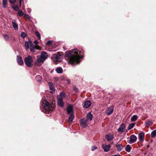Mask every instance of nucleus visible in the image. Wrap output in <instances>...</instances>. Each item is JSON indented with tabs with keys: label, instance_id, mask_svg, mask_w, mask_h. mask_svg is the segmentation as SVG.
Wrapping results in <instances>:
<instances>
[{
	"label": "nucleus",
	"instance_id": "dca6fc26",
	"mask_svg": "<svg viewBox=\"0 0 156 156\" xmlns=\"http://www.w3.org/2000/svg\"><path fill=\"white\" fill-rule=\"evenodd\" d=\"M73 108L72 106L69 105L67 108V111L68 113L71 114L73 112Z\"/></svg>",
	"mask_w": 156,
	"mask_h": 156
},
{
	"label": "nucleus",
	"instance_id": "cd10ccee",
	"mask_svg": "<svg viewBox=\"0 0 156 156\" xmlns=\"http://www.w3.org/2000/svg\"><path fill=\"white\" fill-rule=\"evenodd\" d=\"M135 123H132L130 124L128 128V130H130L132 129L133 127L134 126V125H135Z\"/></svg>",
	"mask_w": 156,
	"mask_h": 156
},
{
	"label": "nucleus",
	"instance_id": "7ed1b4c3",
	"mask_svg": "<svg viewBox=\"0 0 156 156\" xmlns=\"http://www.w3.org/2000/svg\"><path fill=\"white\" fill-rule=\"evenodd\" d=\"M65 94L63 92H62L61 94L57 96L58 105L61 107L63 106L64 104L63 101V99L65 97Z\"/></svg>",
	"mask_w": 156,
	"mask_h": 156
},
{
	"label": "nucleus",
	"instance_id": "09e8293b",
	"mask_svg": "<svg viewBox=\"0 0 156 156\" xmlns=\"http://www.w3.org/2000/svg\"><path fill=\"white\" fill-rule=\"evenodd\" d=\"M120 156H121V155H120Z\"/></svg>",
	"mask_w": 156,
	"mask_h": 156
},
{
	"label": "nucleus",
	"instance_id": "a878e982",
	"mask_svg": "<svg viewBox=\"0 0 156 156\" xmlns=\"http://www.w3.org/2000/svg\"><path fill=\"white\" fill-rule=\"evenodd\" d=\"M30 41V40H29V41ZM30 44V42H28V41H26L25 43V46L26 47V49L27 50L29 48V45Z\"/></svg>",
	"mask_w": 156,
	"mask_h": 156
},
{
	"label": "nucleus",
	"instance_id": "bb28decb",
	"mask_svg": "<svg viewBox=\"0 0 156 156\" xmlns=\"http://www.w3.org/2000/svg\"><path fill=\"white\" fill-rule=\"evenodd\" d=\"M153 123V122L151 120L147 121L145 122L146 125L148 126H151L152 124Z\"/></svg>",
	"mask_w": 156,
	"mask_h": 156
},
{
	"label": "nucleus",
	"instance_id": "f03ea898",
	"mask_svg": "<svg viewBox=\"0 0 156 156\" xmlns=\"http://www.w3.org/2000/svg\"><path fill=\"white\" fill-rule=\"evenodd\" d=\"M42 105L44 108L46 110V113H49L53 111L55 108V101H53L50 104L45 100L42 101Z\"/></svg>",
	"mask_w": 156,
	"mask_h": 156
},
{
	"label": "nucleus",
	"instance_id": "4468645a",
	"mask_svg": "<svg viewBox=\"0 0 156 156\" xmlns=\"http://www.w3.org/2000/svg\"><path fill=\"white\" fill-rule=\"evenodd\" d=\"M91 102L89 101H85L84 102V104L83 105V107L86 108H88L91 105Z\"/></svg>",
	"mask_w": 156,
	"mask_h": 156
},
{
	"label": "nucleus",
	"instance_id": "2eb2a0df",
	"mask_svg": "<svg viewBox=\"0 0 156 156\" xmlns=\"http://www.w3.org/2000/svg\"><path fill=\"white\" fill-rule=\"evenodd\" d=\"M113 108L112 106L109 107L107 111L106 114L108 115H111L113 112Z\"/></svg>",
	"mask_w": 156,
	"mask_h": 156
},
{
	"label": "nucleus",
	"instance_id": "0eeeda50",
	"mask_svg": "<svg viewBox=\"0 0 156 156\" xmlns=\"http://www.w3.org/2000/svg\"><path fill=\"white\" fill-rule=\"evenodd\" d=\"M30 50L32 52H34L35 51V50L39 49L40 47L39 46H34L32 44L31 41H30Z\"/></svg>",
	"mask_w": 156,
	"mask_h": 156
},
{
	"label": "nucleus",
	"instance_id": "f704fd0d",
	"mask_svg": "<svg viewBox=\"0 0 156 156\" xmlns=\"http://www.w3.org/2000/svg\"><path fill=\"white\" fill-rule=\"evenodd\" d=\"M23 16L26 19L29 20L31 18V17L28 14H25L23 15Z\"/></svg>",
	"mask_w": 156,
	"mask_h": 156
},
{
	"label": "nucleus",
	"instance_id": "a19ab883",
	"mask_svg": "<svg viewBox=\"0 0 156 156\" xmlns=\"http://www.w3.org/2000/svg\"><path fill=\"white\" fill-rule=\"evenodd\" d=\"M34 43L35 45V46H38V42L37 40H35L34 41Z\"/></svg>",
	"mask_w": 156,
	"mask_h": 156
},
{
	"label": "nucleus",
	"instance_id": "4c0bfd02",
	"mask_svg": "<svg viewBox=\"0 0 156 156\" xmlns=\"http://www.w3.org/2000/svg\"><path fill=\"white\" fill-rule=\"evenodd\" d=\"M52 42H53V41H47V42L46 44L47 45H51V44L52 43Z\"/></svg>",
	"mask_w": 156,
	"mask_h": 156
},
{
	"label": "nucleus",
	"instance_id": "49530a36",
	"mask_svg": "<svg viewBox=\"0 0 156 156\" xmlns=\"http://www.w3.org/2000/svg\"><path fill=\"white\" fill-rule=\"evenodd\" d=\"M63 48L65 50H66V49H66V48H65V47H63Z\"/></svg>",
	"mask_w": 156,
	"mask_h": 156
},
{
	"label": "nucleus",
	"instance_id": "37998d69",
	"mask_svg": "<svg viewBox=\"0 0 156 156\" xmlns=\"http://www.w3.org/2000/svg\"><path fill=\"white\" fill-rule=\"evenodd\" d=\"M66 81H67V83L68 84H70V81H69V80H67Z\"/></svg>",
	"mask_w": 156,
	"mask_h": 156
},
{
	"label": "nucleus",
	"instance_id": "f8f14e48",
	"mask_svg": "<svg viewBox=\"0 0 156 156\" xmlns=\"http://www.w3.org/2000/svg\"><path fill=\"white\" fill-rule=\"evenodd\" d=\"M102 147L104 149V151L106 152L109 151L111 146L110 145H107L105 144H103Z\"/></svg>",
	"mask_w": 156,
	"mask_h": 156
},
{
	"label": "nucleus",
	"instance_id": "473e14b6",
	"mask_svg": "<svg viewBox=\"0 0 156 156\" xmlns=\"http://www.w3.org/2000/svg\"><path fill=\"white\" fill-rule=\"evenodd\" d=\"M35 34L36 36L38 37V39H40L41 38V35L40 33L38 31H36L35 32Z\"/></svg>",
	"mask_w": 156,
	"mask_h": 156
},
{
	"label": "nucleus",
	"instance_id": "20e7f679",
	"mask_svg": "<svg viewBox=\"0 0 156 156\" xmlns=\"http://www.w3.org/2000/svg\"><path fill=\"white\" fill-rule=\"evenodd\" d=\"M24 61L25 64L28 67H32L33 60L31 56L28 55L27 57H25L24 59Z\"/></svg>",
	"mask_w": 156,
	"mask_h": 156
},
{
	"label": "nucleus",
	"instance_id": "ea45409f",
	"mask_svg": "<svg viewBox=\"0 0 156 156\" xmlns=\"http://www.w3.org/2000/svg\"><path fill=\"white\" fill-rule=\"evenodd\" d=\"M97 148V147L96 146H94L92 147L91 150L92 151H94L95 149H96Z\"/></svg>",
	"mask_w": 156,
	"mask_h": 156
},
{
	"label": "nucleus",
	"instance_id": "de8ad7c7",
	"mask_svg": "<svg viewBox=\"0 0 156 156\" xmlns=\"http://www.w3.org/2000/svg\"><path fill=\"white\" fill-rule=\"evenodd\" d=\"M23 0H19V2H22V1H23Z\"/></svg>",
	"mask_w": 156,
	"mask_h": 156
},
{
	"label": "nucleus",
	"instance_id": "423d86ee",
	"mask_svg": "<svg viewBox=\"0 0 156 156\" xmlns=\"http://www.w3.org/2000/svg\"><path fill=\"white\" fill-rule=\"evenodd\" d=\"M53 60L55 63H57L58 62H60L61 60V55L59 52H58L56 54H54Z\"/></svg>",
	"mask_w": 156,
	"mask_h": 156
},
{
	"label": "nucleus",
	"instance_id": "9b49d317",
	"mask_svg": "<svg viewBox=\"0 0 156 156\" xmlns=\"http://www.w3.org/2000/svg\"><path fill=\"white\" fill-rule=\"evenodd\" d=\"M126 128L125 125L122 123L119 126V128L118 129V131L119 132H123L124 129Z\"/></svg>",
	"mask_w": 156,
	"mask_h": 156
},
{
	"label": "nucleus",
	"instance_id": "aec40b11",
	"mask_svg": "<svg viewBox=\"0 0 156 156\" xmlns=\"http://www.w3.org/2000/svg\"><path fill=\"white\" fill-rule=\"evenodd\" d=\"M116 147L117 148V150L118 151H120L123 150L124 147L121 144H119L117 145L116 146Z\"/></svg>",
	"mask_w": 156,
	"mask_h": 156
},
{
	"label": "nucleus",
	"instance_id": "c03bdc74",
	"mask_svg": "<svg viewBox=\"0 0 156 156\" xmlns=\"http://www.w3.org/2000/svg\"><path fill=\"white\" fill-rule=\"evenodd\" d=\"M120 155L119 154H116V155H113L112 156H120Z\"/></svg>",
	"mask_w": 156,
	"mask_h": 156
},
{
	"label": "nucleus",
	"instance_id": "e433bc0d",
	"mask_svg": "<svg viewBox=\"0 0 156 156\" xmlns=\"http://www.w3.org/2000/svg\"><path fill=\"white\" fill-rule=\"evenodd\" d=\"M3 36L5 39V40L6 41L8 40H9V37L8 36L7 34H3Z\"/></svg>",
	"mask_w": 156,
	"mask_h": 156
},
{
	"label": "nucleus",
	"instance_id": "a211bd4d",
	"mask_svg": "<svg viewBox=\"0 0 156 156\" xmlns=\"http://www.w3.org/2000/svg\"><path fill=\"white\" fill-rule=\"evenodd\" d=\"M12 24L13 27L16 30H17L18 29V26L17 24L16 23V21L14 20H12Z\"/></svg>",
	"mask_w": 156,
	"mask_h": 156
},
{
	"label": "nucleus",
	"instance_id": "2f4dec72",
	"mask_svg": "<svg viewBox=\"0 0 156 156\" xmlns=\"http://www.w3.org/2000/svg\"><path fill=\"white\" fill-rule=\"evenodd\" d=\"M35 79L36 80L39 82L41 81L42 78L41 77L40 75H37L36 76Z\"/></svg>",
	"mask_w": 156,
	"mask_h": 156
},
{
	"label": "nucleus",
	"instance_id": "79ce46f5",
	"mask_svg": "<svg viewBox=\"0 0 156 156\" xmlns=\"http://www.w3.org/2000/svg\"><path fill=\"white\" fill-rule=\"evenodd\" d=\"M27 11L29 13H30L31 12V9L30 8L27 9Z\"/></svg>",
	"mask_w": 156,
	"mask_h": 156
},
{
	"label": "nucleus",
	"instance_id": "5701e85b",
	"mask_svg": "<svg viewBox=\"0 0 156 156\" xmlns=\"http://www.w3.org/2000/svg\"><path fill=\"white\" fill-rule=\"evenodd\" d=\"M138 116L136 115H133L131 118V122H135L137 119Z\"/></svg>",
	"mask_w": 156,
	"mask_h": 156
},
{
	"label": "nucleus",
	"instance_id": "72a5a7b5",
	"mask_svg": "<svg viewBox=\"0 0 156 156\" xmlns=\"http://www.w3.org/2000/svg\"><path fill=\"white\" fill-rule=\"evenodd\" d=\"M27 36V34L24 32H22L20 34L21 37L23 38H24Z\"/></svg>",
	"mask_w": 156,
	"mask_h": 156
},
{
	"label": "nucleus",
	"instance_id": "393cba45",
	"mask_svg": "<svg viewBox=\"0 0 156 156\" xmlns=\"http://www.w3.org/2000/svg\"><path fill=\"white\" fill-rule=\"evenodd\" d=\"M55 71L56 72L59 73H62V72L63 70L62 69L61 67H58L55 69Z\"/></svg>",
	"mask_w": 156,
	"mask_h": 156
},
{
	"label": "nucleus",
	"instance_id": "c756f323",
	"mask_svg": "<svg viewBox=\"0 0 156 156\" xmlns=\"http://www.w3.org/2000/svg\"><path fill=\"white\" fill-rule=\"evenodd\" d=\"M151 136L152 137H155L156 136V130H155L151 132Z\"/></svg>",
	"mask_w": 156,
	"mask_h": 156
},
{
	"label": "nucleus",
	"instance_id": "a18cd8bd",
	"mask_svg": "<svg viewBox=\"0 0 156 156\" xmlns=\"http://www.w3.org/2000/svg\"><path fill=\"white\" fill-rule=\"evenodd\" d=\"M19 5H20V6H21V2H19Z\"/></svg>",
	"mask_w": 156,
	"mask_h": 156
},
{
	"label": "nucleus",
	"instance_id": "6ab92c4d",
	"mask_svg": "<svg viewBox=\"0 0 156 156\" xmlns=\"http://www.w3.org/2000/svg\"><path fill=\"white\" fill-rule=\"evenodd\" d=\"M144 135V133L143 132L139 134V139L140 141H143Z\"/></svg>",
	"mask_w": 156,
	"mask_h": 156
},
{
	"label": "nucleus",
	"instance_id": "4be33fe9",
	"mask_svg": "<svg viewBox=\"0 0 156 156\" xmlns=\"http://www.w3.org/2000/svg\"><path fill=\"white\" fill-rule=\"evenodd\" d=\"M132 148L129 145H127L125 148L126 151L127 152H129Z\"/></svg>",
	"mask_w": 156,
	"mask_h": 156
},
{
	"label": "nucleus",
	"instance_id": "b1692460",
	"mask_svg": "<svg viewBox=\"0 0 156 156\" xmlns=\"http://www.w3.org/2000/svg\"><path fill=\"white\" fill-rule=\"evenodd\" d=\"M2 2L3 7L4 8H6L7 5V0H2Z\"/></svg>",
	"mask_w": 156,
	"mask_h": 156
},
{
	"label": "nucleus",
	"instance_id": "6e6552de",
	"mask_svg": "<svg viewBox=\"0 0 156 156\" xmlns=\"http://www.w3.org/2000/svg\"><path fill=\"white\" fill-rule=\"evenodd\" d=\"M87 122L88 121L87 120V119H86L85 118L81 119L80 121V123L81 127L83 128H85L87 126Z\"/></svg>",
	"mask_w": 156,
	"mask_h": 156
},
{
	"label": "nucleus",
	"instance_id": "7c9ffc66",
	"mask_svg": "<svg viewBox=\"0 0 156 156\" xmlns=\"http://www.w3.org/2000/svg\"><path fill=\"white\" fill-rule=\"evenodd\" d=\"M24 14L23 11L21 10H19L17 13V15L18 16H23Z\"/></svg>",
	"mask_w": 156,
	"mask_h": 156
},
{
	"label": "nucleus",
	"instance_id": "58836bf2",
	"mask_svg": "<svg viewBox=\"0 0 156 156\" xmlns=\"http://www.w3.org/2000/svg\"><path fill=\"white\" fill-rule=\"evenodd\" d=\"M9 2L11 4H13L16 2V0H9Z\"/></svg>",
	"mask_w": 156,
	"mask_h": 156
},
{
	"label": "nucleus",
	"instance_id": "ddd939ff",
	"mask_svg": "<svg viewBox=\"0 0 156 156\" xmlns=\"http://www.w3.org/2000/svg\"><path fill=\"white\" fill-rule=\"evenodd\" d=\"M48 83L49 86V88L50 91L52 93H53L54 92L55 90V88L54 87L53 84L52 83L50 82H49Z\"/></svg>",
	"mask_w": 156,
	"mask_h": 156
},
{
	"label": "nucleus",
	"instance_id": "9d476101",
	"mask_svg": "<svg viewBox=\"0 0 156 156\" xmlns=\"http://www.w3.org/2000/svg\"><path fill=\"white\" fill-rule=\"evenodd\" d=\"M17 60L18 63L21 66H22L23 65V62L21 56L18 55L17 57Z\"/></svg>",
	"mask_w": 156,
	"mask_h": 156
},
{
	"label": "nucleus",
	"instance_id": "412c9836",
	"mask_svg": "<svg viewBox=\"0 0 156 156\" xmlns=\"http://www.w3.org/2000/svg\"><path fill=\"white\" fill-rule=\"evenodd\" d=\"M106 138L108 141H109L112 140L113 138V136L111 134H108L106 136Z\"/></svg>",
	"mask_w": 156,
	"mask_h": 156
},
{
	"label": "nucleus",
	"instance_id": "f257e3e1",
	"mask_svg": "<svg viewBox=\"0 0 156 156\" xmlns=\"http://www.w3.org/2000/svg\"><path fill=\"white\" fill-rule=\"evenodd\" d=\"M65 57L68 62L72 65L79 64L83 58L81 52L77 49L66 51Z\"/></svg>",
	"mask_w": 156,
	"mask_h": 156
},
{
	"label": "nucleus",
	"instance_id": "39448f33",
	"mask_svg": "<svg viewBox=\"0 0 156 156\" xmlns=\"http://www.w3.org/2000/svg\"><path fill=\"white\" fill-rule=\"evenodd\" d=\"M48 54L45 51H42L41 52L40 57L37 59L38 62L41 63L44 62L47 58Z\"/></svg>",
	"mask_w": 156,
	"mask_h": 156
},
{
	"label": "nucleus",
	"instance_id": "1a4fd4ad",
	"mask_svg": "<svg viewBox=\"0 0 156 156\" xmlns=\"http://www.w3.org/2000/svg\"><path fill=\"white\" fill-rule=\"evenodd\" d=\"M137 139V137L134 135H132L130 136V141L129 143L130 144H133L136 142Z\"/></svg>",
	"mask_w": 156,
	"mask_h": 156
},
{
	"label": "nucleus",
	"instance_id": "f3484780",
	"mask_svg": "<svg viewBox=\"0 0 156 156\" xmlns=\"http://www.w3.org/2000/svg\"><path fill=\"white\" fill-rule=\"evenodd\" d=\"M92 115L90 112L88 113L87 116V121H90L92 119Z\"/></svg>",
	"mask_w": 156,
	"mask_h": 156
},
{
	"label": "nucleus",
	"instance_id": "c85d7f7f",
	"mask_svg": "<svg viewBox=\"0 0 156 156\" xmlns=\"http://www.w3.org/2000/svg\"><path fill=\"white\" fill-rule=\"evenodd\" d=\"M74 116L73 114H71L69 117V121H71V122L74 119Z\"/></svg>",
	"mask_w": 156,
	"mask_h": 156
},
{
	"label": "nucleus",
	"instance_id": "c9c22d12",
	"mask_svg": "<svg viewBox=\"0 0 156 156\" xmlns=\"http://www.w3.org/2000/svg\"><path fill=\"white\" fill-rule=\"evenodd\" d=\"M12 8L16 11H18L19 8V7L17 5H14L12 6Z\"/></svg>",
	"mask_w": 156,
	"mask_h": 156
}]
</instances>
